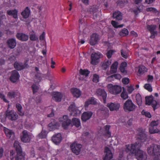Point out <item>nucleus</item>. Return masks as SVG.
<instances>
[{
    "mask_svg": "<svg viewBox=\"0 0 160 160\" xmlns=\"http://www.w3.org/2000/svg\"><path fill=\"white\" fill-rule=\"evenodd\" d=\"M31 138V135L27 130H24L22 132L21 138L22 142H28L30 141Z\"/></svg>",
    "mask_w": 160,
    "mask_h": 160,
    "instance_id": "nucleus-8",
    "label": "nucleus"
},
{
    "mask_svg": "<svg viewBox=\"0 0 160 160\" xmlns=\"http://www.w3.org/2000/svg\"><path fill=\"white\" fill-rule=\"evenodd\" d=\"M92 113L91 112H85L82 115L81 119L82 121L86 122L89 119L92 115Z\"/></svg>",
    "mask_w": 160,
    "mask_h": 160,
    "instance_id": "nucleus-24",
    "label": "nucleus"
},
{
    "mask_svg": "<svg viewBox=\"0 0 160 160\" xmlns=\"http://www.w3.org/2000/svg\"><path fill=\"white\" fill-rule=\"evenodd\" d=\"M71 92L74 97H79L81 95L80 91L76 88H72L71 89Z\"/></svg>",
    "mask_w": 160,
    "mask_h": 160,
    "instance_id": "nucleus-30",
    "label": "nucleus"
},
{
    "mask_svg": "<svg viewBox=\"0 0 160 160\" xmlns=\"http://www.w3.org/2000/svg\"><path fill=\"white\" fill-rule=\"evenodd\" d=\"M2 116L1 115L0 116L1 118L3 119L4 121L5 120L6 117L11 121H15L17 119L18 116L16 112L13 110L10 111L7 110L5 115L3 116V118H2Z\"/></svg>",
    "mask_w": 160,
    "mask_h": 160,
    "instance_id": "nucleus-3",
    "label": "nucleus"
},
{
    "mask_svg": "<svg viewBox=\"0 0 160 160\" xmlns=\"http://www.w3.org/2000/svg\"><path fill=\"white\" fill-rule=\"evenodd\" d=\"M136 102L139 106L141 105L142 103V98L139 93L137 94L136 95Z\"/></svg>",
    "mask_w": 160,
    "mask_h": 160,
    "instance_id": "nucleus-41",
    "label": "nucleus"
},
{
    "mask_svg": "<svg viewBox=\"0 0 160 160\" xmlns=\"http://www.w3.org/2000/svg\"><path fill=\"white\" fill-rule=\"evenodd\" d=\"M156 27V26L154 24L147 25V28L151 34L150 37V38H154L155 36L157 35V32L155 31Z\"/></svg>",
    "mask_w": 160,
    "mask_h": 160,
    "instance_id": "nucleus-11",
    "label": "nucleus"
},
{
    "mask_svg": "<svg viewBox=\"0 0 160 160\" xmlns=\"http://www.w3.org/2000/svg\"><path fill=\"white\" fill-rule=\"evenodd\" d=\"M30 10L28 7H27L22 12L21 15L25 18H28L30 14Z\"/></svg>",
    "mask_w": 160,
    "mask_h": 160,
    "instance_id": "nucleus-32",
    "label": "nucleus"
},
{
    "mask_svg": "<svg viewBox=\"0 0 160 160\" xmlns=\"http://www.w3.org/2000/svg\"><path fill=\"white\" fill-rule=\"evenodd\" d=\"M13 145L17 152H22L21 147L18 141H15L14 142Z\"/></svg>",
    "mask_w": 160,
    "mask_h": 160,
    "instance_id": "nucleus-33",
    "label": "nucleus"
},
{
    "mask_svg": "<svg viewBox=\"0 0 160 160\" xmlns=\"http://www.w3.org/2000/svg\"><path fill=\"white\" fill-rule=\"evenodd\" d=\"M105 152L106 153L103 160H110L112 157V155L111 151L108 147H105Z\"/></svg>",
    "mask_w": 160,
    "mask_h": 160,
    "instance_id": "nucleus-22",
    "label": "nucleus"
},
{
    "mask_svg": "<svg viewBox=\"0 0 160 160\" xmlns=\"http://www.w3.org/2000/svg\"><path fill=\"white\" fill-rule=\"evenodd\" d=\"M146 104L152 106L154 111L158 108L157 102L155 100H154V98L152 96L146 97Z\"/></svg>",
    "mask_w": 160,
    "mask_h": 160,
    "instance_id": "nucleus-6",
    "label": "nucleus"
},
{
    "mask_svg": "<svg viewBox=\"0 0 160 160\" xmlns=\"http://www.w3.org/2000/svg\"><path fill=\"white\" fill-rule=\"evenodd\" d=\"M127 65V63L125 62H122L121 64L120 69L121 72L124 74L127 73L126 71L125 70V68Z\"/></svg>",
    "mask_w": 160,
    "mask_h": 160,
    "instance_id": "nucleus-40",
    "label": "nucleus"
},
{
    "mask_svg": "<svg viewBox=\"0 0 160 160\" xmlns=\"http://www.w3.org/2000/svg\"><path fill=\"white\" fill-rule=\"evenodd\" d=\"M33 93L37 92L38 90L39 87L36 84H33L32 86Z\"/></svg>",
    "mask_w": 160,
    "mask_h": 160,
    "instance_id": "nucleus-53",
    "label": "nucleus"
},
{
    "mask_svg": "<svg viewBox=\"0 0 160 160\" xmlns=\"http://www.w3.org/2000/svg\"><path fill=\"white\" fill-rule=\"evenodd\" d=\"M111 63V60H108L106 61H105L102 65V67L103 70H106L108 68L109 65Z\"/></svg>",
    "mask_w": 160,
    "mask_h": 160,
    "instance_id": "nucleus-37",
    "label": "nucleus"
},
{
    "mask_svg": "<svg viewBox=\"0 0 160 160\" xmlns=\"http://www.w3.org/2000/svg\"><path fill=\"white\" fill-rule=\"evenodd\" d=\"M98 76L96 74L93 75V81L95 82H97L98 81Z\"/></svg>",
    "mask_w": 160,
    "mask_h": 160,
    "instance_id": "nucleus-60",
    "label": "nucleus"
},
{
    "mask_svg": "<svg viewBox=\"0 0 160 160\" xmlns=\"http://www.w3.org/2000/svg\"><path fill=\"white\" fill-rule=\"evenodd\" d=\"M53 99L57 102L61 101L62 96V94L58 92H54L52 93Z\"/></svg>",
    "mask_w": 160,
    "mask_h": 160,
    "instance_id": "nucleus-23",
    "label": "nucleus"
},
{
    "mask_svg": "<svg viewBox=\"0 0 160 160\" xmlns=\"http://www.w3.org/2000/svg\"><path fill=\"white\" fill-rule=\"evenodd\" d=\"M17 13L18 11L16 9L8 10L7 12L8 15L12 16L15 19L18 18Z\"/></svg>",
    "mask_w": 160,
    "mask_h": 160,
    "instance_id": "nucleus-28",
    "label": "nucleus"
},
{
    "mask_svg": "<svg viewBox=\"0 0 160 160\" xmlns=\"http://www.w3.org/2000/svg\"><path fill=\"white\" fill-rule=\"evenodd\" d=\"M71 123V120L68 118V116L67 115L63 116L62 123V126L63 128H67Z\"/></svg>",
    "mask_w": 160,
    "mask_h": 160,
    "instance_id": "nucleus-16",
    "label": "nucleus"
},
{
    "mask_svg": "<svg viewBox=\"0 0 160 160\" xmlns=\"http://www.w3.org/2000/svg\"><path fill=\"white\" fill-rule=\"evenodd\" d=\"M115 52V51L112 50H110L108 51L106 53L107 56L108 58H110Z\"/></svg>",
    "mask_w": 160,
    "mask_h": 160,
    "instance_id": "nucleus-52",
    "label": "nucleus"
},
{
    "mask_svg": "<svg viewBox=\"0 0 160 160\" xmlns=\"http://www.w3.org/2000/svg\"><path fill=\"white\" fill-rule=\"evenodd\" d=\"M148 154L150 155L155 156V158L160 157V145L152 144L147 149Z\"/></svg>",
    "mask_w": 160,
    "mask_h": 160,
    "instance_id": "nucleus-2",
    "label": "nucleus"
},
{
    "mask_svg": "<svg viewBox=\"0 0 160 160\" xmlns=\"http://www.w3.org/2000/svg\"><path fill=\"white\" fill-rule=\"evenodd\" d=\"M158 124L159 121L158 120L153 121L151 122L149 128V132L150 133L153 134L160 132L159 130L157 128Z\"/></svg>",
    "mask_w": 160,
    "mask_h": 160,
    "instance_id": "nucleus-5",
    "label": "nucleus"
},
{
    "mask_svg": "<svg viewBox=\"0 0 160 160\" xmlns=\"http://www.w3.org/2000/svg\"><path fill=\"white\" fill-rule=\"evenodd\" d=\"M68 109L70 111L75 112H75H76L77 110H78V108L76 107L75 103L72 102L68 108Z\"/></svg>",
    "mask_w": 160,
    "mask_h": 160,
    "instance_id": "nucleus-38",
    "label": "nucleus"
},
{
    "mask_svg": "<svg viewBox=\"0 0 160 160\" xmlns=\"http://www.w3.org/2000/svg\"><path fill=\"white\" fill-rule=\"evenodd\" d=\"M82 145L75 142L70 145V148L72 152L78 155L79 154L82 148Z\"/></svg>",
    "mask_w": 160,
    "mask_h": 160,
    "instance_id": "nucleus-7",
    "label": "nucleus"
},
{
    "mask_svg": "<svg viewBox=\"0 0 160 160\" xmlns=\"http://www.w3.org/2000/svg\"><path fill=\"white\" fill-rule=\"evenodd\" d=\"M87 12L92 14L94 19L97 18L99 15V12L98 8L96 6H92L87 9Z\"/></svg>",
    "mask_w": 160,
    "mask_h": 160,
    "instance_id": "nucleus-9",
    "label": "nucleus"
},
{
    "mask_svg": "<svg viewBox=\"0 0 160 160\" xmlns=\"http://www.w3.org/2000/svg\"><path fill=\"white\" fill-rule=\"evenodd\" d=\"M110 128V126L109 125H106L104 127L105 129V132L106 133V135L108 138H109L111 136V133L109 131Z\"/></svg>",
    "mask_w": 160,
    "mask_h": 160,
    "instance_id": "nucleus-43",
    "label": "nucleus"
},
{
    "mask_svg": "<svg viewBox=\"0 0 160 160\" xmlns=\"http://www.w3.org/2000/svg\"><path fill=\"white\" fill-rule=\"evenodd\" d=\"M146 11L147 12H150L154 13H157L158 12L157 9L153 7H149L146 8Z\"/></svg>",
    "mask_w": 160,
    "mask_h": 160,
    "instance_id": "nucleus-47",
    "label": "nucleus"
},
{
    "mask_svg": "<svg viewBox=\"0 0 160 160\" xmlns=\"http://www.w3.org/2000/svg\"><path fill=\"white\" fill-rule=\"evenodd\" d=\"M16 57L14 55H11L8 58V60L11 62H13L15 61Z\"/></svg>",
    "mask_w": 160,
    "mask_h": 160,
    "instance_id": "nucleus-61",
    "label": "nucleus"
},
{
    "mask_svg": "<svg viewBox=\"0 0 160 160\" xmlns=\"http://www.w3.org/2000/svg\"><path fill=\"white\" fill-rule=\"evenodd\" d=\"M16 36L18 39L22 41H26L28 39V35L23 33H18Z\"/></svg>",
    "mask_w": 160,
    "mask_h": 160,
    "instance_id": "nucleus-21",
    "label": "nucleus"
},
{
    "mask_svg": "<svg viewBox=\"0 0 160 160\" xmlns=\"http://www.w3.org/2000/svg\"><path fill=\"white\" fill-rule=\"evenodd\" d=\"M107 106L109 108L110 111H118L120 105L118 103L111 102L108 103Z\"/></svg>",
    "mask_w": 160,
    "mask_h": 160,
    "instance_id": "nucleus-20",
    "label": "nucleus"
},
{
    "mask_svg": "<svg viewBox=\"0 0 160 160\" xmlns=\"http://www.w3.org/2000/svg\"><path fill=\"white\" fill-rule=\"evenodd\" d=\"M100 112L105 117L108 116L109 114L108 109L105 107H103L100 109Z\"/></svg>",
    "mask_w": 160,
    "mask_h": 160,
    "instance_id": "nucleus-36",
    "label": "nucleus"
},
{
    "mask_svg": "<svg viewBox=\"0 0 160 160\" xmlns=\"http://www.w3.org/2000/svg\"><path fill=\"white\" fill-rule=\"evenodd\" d=\"M107 87L108 91L113 94H118L122 91V88L119 85H113L112 84H108Z\"/></svg>",
    "mask_w": 160,
    "mask_h": 160,
    "instance_id": "nucleus-4",
    "label": "nucleus"
},
{
    "mask_svg": "<svg viewBox=\"0 0 160 160\" xmlns=\"http://www.w3.org/2000/svg\"><path fill=\"white\" fill-rule=\"evenodd\" d=\"M96 94L98 96H101L102 97L104 103H106L107 94L104 89L101 88L98 89L96 92Z\"/></svg>",
    "mask_w": 160,
    "mask_h": 160,
    "instance_id": "nucleus-15",
    "label": "nucleus"
},
{
    "mask_svg": "<svg viewBox=\"0 0 160 160\" xmlns=\"http://www.w3.org/2000/svg\"><path fill=\"white\" fill-rule=\"evenodd\" d=\"M147 81L148 82H152L153 79V76L151 75H148Z\"/></svg>",
    "mask_w": 160,
    "mask_h": 160,
    "instance_id": "nucleus-58",
    "label": "nucleus"
},
{
    "mask_svg": "<svg viewBox=\"0 0 160 160\" xmlns=\"http://www.w3.org/2000/svg\"><path fill=\"white\" fill-rule=\"evenodd\" d=\"M0 98L2 99L3 101L6 102H8V101L5 98V96L0 92Z\"/></svg>",
    "mask_w": 160,
    "mask_h": 160,
    "instance_id": "nucleus-64",
    "label": "nucleus"
},
{
    "mask_svg": "<svg viewBox=\"0 0 160 160\" xmlns=\"http://www.w3.org/2000/svg\"><path fill=\"white\" fill-rule=\"evenodd\" d=\"M112 17L118 20H121L122 19V13L119 11L115 12L113 14Z\"/></svg>",
    "mask_w": 160,
    "mask_h": 160,
    "instance_id": "nucleus-27",
    "label": "nucleus"
},
{
    "mask_svg": "<svg viewBox=\"0 0 160 160\" xmlns=\"http://www.w3.org/2000/svg\"><path fill=\"white\" fill-rule=\"evenodd\" d=\"M16 95V92H9L8 93L7 96L10 98H15Z\"/></svg>",
    "mask_w": 160,
    "mask_h": 160,
    "instance_id": "nucleus-51",
    "label": "nucleus"
},
{
    "mask_svg": "<svg viewBox=\"0 0 160 160\" xmlns=\"http://www.w3.org/2000/svg\"><path fill=\"white\" fill-rule=\"evenodd\" d=\"M129 79L127 78H123L122 79V82L124 84H127L129 82Z\"/></svg>",
    "mask_w": 160,
    "mask_h": 160,
    "instance_id": "nucleus-56",
    "label": "nucleus"
},
{
    "mask_svg": "<svg viewBox=\"0 0 160 160\" xmlns=\"http://www.w3.org/2000/svg\"><path fill=\"white\" fill-rule=\"evenodd\" d=\"M121 97L124 100L128 98L127 92L125 91L124 88H123V91L121 94Z\"/></svg>",
    "mask_w": 160,
    "mask_h": 160,
    "instance_id": "nucleus-46",
    "label": "nucleus"
},
{
    "mask_svg": "<svg viewBox=\"0 0 160 160\" xmlns=\"http://www.w3.org/2000/svg\"><path fill=\"white\" fill-rule=\"evenodd\" d=\"M108 32L109 35L110 37H113L114 36L115 32L113 30L110 29L109 30Z\"/></svg>",
    "mask_w": 160,
    "mask_h": 160,
    "instance_id": "nucleus-63",
    "label": "nucleus"
},
{
    "mask_svg": "<svg viewBox=\"0 0 160 160\" xmlns=\"http://www.w3.org/2000/svg\"><path fill=\"white\" fill-rule=\"evenodd\" d=\"M123 109L126 112H130V100L128 99L124 104Z\"/></svg>",
    "mask_w": 160,
    "mask_h": 160,
    "instance_id": "nucleus-29",
    "label": "nucleus"
},
{
    "mask_svg": "<svg viewBox=\"0 0 160 160\" xmlns=\"http://www.w3.org/2000/svg\"><path fill=\"white\" fill-rule=\"evenodd\" d=\"M30 39L32 41H38V38L35 34H31L30 35Z\"/></svg>",
    "mask_w": 160,
    "mask_h": 160,
    "instance_id": "nucleus-50",
    "label": "nucleus"
},
{
    "mask_svg": "<svg viewBox=\"0 0 160 160\" xmlns=\"http://www.w3.org/2000/svg\"><path fill=\"white\" fill-rule=\"evenodd\" d=\"M16 107L17 108L18 113L19 115L22 116L24 115V112L22 111V107L20 104L17 103L16 105Z\"/></svg>",
    "mask_w": 160,
    "mask_h": 160,
    "instance_id": "nucleus-39",
    "label": "nucleus"
},
{
    "mask_svg": "<svg viewBox=\"0 0 160 160\" xmlns=\"http://www.w3.org/2000/svg\"><path fill=\"white\" fill-rule=\"evenodd\" d=\"M4 131L8 138L12 140H13L15 139V133L12 130L4 127Z\"/></svg>",
    "mask_w": 160,
    "mask_h": 160,
    "instance_id": "nucleus-12",
    "label": "nucleus"
},
{
    "mask_svg": "<svg viewBox=\"0 0 160 160\" xmlns=\"http://www.w3.org/2000/svg\"><path fill=\"white\" fill-rule=\"evenodd\" d=\"M72 124L77 127H78L80 125V121L78 119L73 118L72 120Z\"/></svg>",
    "mask_w": 160,
    "mask_h": 160,
    "instance_id": "nucleus-42",
    "label": "nucleus"
},
{
    "mask_svg": "<svg viewBox=\"0 0 160 160\" xmlns=\"http://www.w3.org/2000/svg\"><path fill=\"white\" fill-rule=\"evenodd\" d=\"M127 2H125L124 0L123 1H119L117 2L118 5L120 6L121 7H123L124 5L127 3Z\"/></svg>",
    "mask_w": 160,
    "mask_h": 160,
    "instance_id": "nucleus-55",
    "label": "nucleus"
},
{
    "mask_svg": "<svg viewBox=\"0 0 160 160\" xmlns=\"http://www.w3.org/2000/svg\"><path fill=\"white\" fill-rule=\"evenodd\" d=\"M6 17L5 15L2 14L0 15V26L2 23V20H6Z\"/></svg>",
    "mask_w": 160,
    "mask_h": 160,
    "instance_id": "nucleus-59",
    "label": "nucleus"
},
{
    "mask_svg": "<svg viewBox=\"0 0 160 160\" xmlns=\"http://www.w3.org/2000/svg\"><path fill=\"white\" fill-rule=\"evenodd\" d=\"M17 154L15 157V160H24V154L22 152H17Z\"/></svg>",
    "mask_w": 160,
    "mask_h": 160,
    "instance_id": "nucleus-34",
    "label": "nucleus"
},
{
    "mask_svg": "<svg viewBox=\"0 0 160 160\" xmlns=\"http://www.w3.org/2000/svg\"><path fill=\"white\" fill-rule=\"evenodd\" d=\"M137 138L139 139L144 142L146 139V134L144 133L143 129L142 128H139L137 130Z\"/></svg>",
    "mask_w": 160,
    "mask_h": 160,
    "instance_id": "nucleus-14",
    "label": "nucleus"
},
{
    "mask_svg": "<svg viewBox=\"0 0 160 160\" xmlns=\"http://www.w3.org/2000/svg\"><path fill=\"white\" fill-rule=\"evenodd\" d=\"M6 44L9 49H13L16 46V40L15 38H9L7 40Z\"/></svg>",
    "mask_w": 160,
    "mask_h": 160,
    "instance_id": "nucleus-13",
    "label": "nucleus"
},
{
    "mask_svg": "<svg viewBox=\"0 0 160 160\" xmlns=\"http://www.w3.org/2000/svg\"><path fill=\"white\" fill-rule=\"evenodd\" d=\"M128 30L126 28L123 29L119 33L120 36L123 37L128 35Z\"/></svg>",
    "mask_w": 160,
    "mask_h": 160,
    "instance_id": "nucleus-48",
    "label": "nucleus"
},
{
    "mask_svg": "<svg viewBox=\"0 0 160 160\" xmlns=\"http://www.w3.org/2000/svg\"><path fill=\"white\" fill-rule=\"evenodd\" d=\"M98 36L96 34L93 33L91 36L89 43L91 45H94L98 43Z\"/></svg>",
    "mask_w": 160,
    "mask_h": 160,
    "instance_id": "nucleus-19",
    "label": "nucleus"
},
{
    "mask_svg": "<svg viewBox=\"0 0 160 160\" xmlns=\"http://www.w3.org/2000/svg\"><path fill=\"white\" fill-rule=\"evenodd\" d=\"M147 69L143 65L139 66L138 72V76H140L144 74L146 72H147Z\"/></svg>",
    "mask_w": 160,
    "mask_h": 160,
    "instance_id": "nucleus-25",
    "label": "nucleus"
},
{
    "mask_svg": "<svg viewBox=\"0 0 160 160\" xmlns=\"http://www.w3.org/2000/svg\"><path fill=\"white\" fill-rule=\"evenodd\" d=\"M49 129L50 131L57 129L59 127L58 124L55 121L53 120L48 125Z\"/></svg>",
    "mask_w": 160,
    "mask_h": 160,
    "instance_id": "nucleus-26",
    "label": "nucleus"
},
{
    "mask_svg": "<svg viewBox=\"0 0 160 160\" xmlns=\"http://www.w3.org/2000/svg\"><path fill=\"white\" fill-rule=\"evenodd\" d=\"M102 56V54L100 53H92L91 55V64L95 65L98 63L99 59Z\"/></svg>",
    "mask_w": 160,
    "mask_h": 160,
    "instance_id": "nucleus-10",
    "label": "nucleus"
},
{
    "mask_svg": "<svg viewBox=\"0 0 160 160\" xmlns=\"http://www.w3.org/2000/svg\"><path fill=\"white\" fill-rule=\"evenodd\" d=\"M114 76L113 75H111L108 77L106 78V80L107 81L111 82L114 80Z\"/></svg>",
    "mask_w": 160,
    "mask_h": 160,
    "instance_id": "nucleus-62",
    "label": "nucleus"
},
{
    "mask_svg": "<svg viewBox=\"0 0 160 160\" xmlns=\"http://www.w3.org/2000/svg\"><path fill=\"white\" fill-rule=\"evenodd\" d=\"M47 132L45 130H42V132L38 135V137L40 138H45L47 134Z\"/></svg>",
    "mask_w": 160,
    "mask_h": 160,
    "instance_id": "nucleus-45",
    "label": "nucleus"
},
{
    "mask_svg": "<svg viewBox=\"0 0 160 160\" xmlns=\"http://www.w3.org/2000/svg\"><path fill=\"white\" fill-rule=\"evenodd\" d=\"M144 88L149 92H151L152 91V88L151 85L149 84H145L144 85Z\"/></svg>",
    "mask_w": 160,
    "mask_h": 160,
    "instance_id": "nucleus-49",
    "label": "nucleus"
},
{
    "mask_svg": "<svg viewBox=\"0 0 160 160\" xmlns=\"http://www.w3.org/2000/svg\"><path fill=\"white\" fill-rule=\"evenodd\" d=\"M96 102L93 98H92L91 99H89L85 102V107H88L89 105L90 104H95Z\"/></svg>",
    "mask_w": 160,
    "mask_h": 160,
    "instance_id": "nucleus-35",
    "label": "nucleus"
},
{
    "mask_svg": "<svg viewBox=\"0 0 160 160\" xmlns=\"http://www.w3.org/2000/svg\"><path fill=\"white\" fill-rule=\"evenodd\" d=\"M14 67L18 70H20L25 68V65L22 63L15 62L14 63Z\"/></svg>",
    "mask_w": 160,
    "mask_h": 160,
    "instance_id": "nucleus-31",
    "label": "nucleus"
},
{
    "mask_svg": "<svg viewBox=\"0 0 160 160\" xmlns=\"http://www.w3.org/2000/svg\"><path fill=\"white\" fill-rule=\"evenodd\" d=\"M62 139L61 135L60 133L54 135L52 138V141L56 144H59Z\"/></svg>",
    "mask_w": 160,
    "mask_h": 160,
    "instance_id": "nucleus-18",
    "label": "nucleus"
},
{
    "mask_svg": "<svg viewBox=\"0 0 160 160\" xmlns=\"http://www.w3.org/2000/svg\"><path fill=\"white\" fill-rule=\"evenodd\" d=\"M131 153L134 154L138 160H146L147 158V154L140 150L141 144L136 142L131 145Z\"/></svg>",
    "mask_w": 160,
    "mask_h": 160,
    "instance_id": "nucleus-1",
    "label": "nucleus"
},
{
    "mask_svg": "<svg viewBox=\"0 0 160 160\" xmlns=\"http://www.w3.org/2000/svg\"><path fill=\"white\" fill-rule=\"evenodd\" d=\"M79 73L81 75L85 76V77H87L90 73V72L87 69H81L79 70Z\"/></svg>",
    "mask_w": 160,
    "mask_h": 160,
    "instance_id": "nucleus-44",
    "label": "nucleus"
},
{
    "mask_svg": "<svg viewBox=\"0 0 160 160\" xmlns=\"http://www.w3.org/2000/svg\"><path fill=\"white\" fill-rule=\"evenodd\" d=\"M19 75L18 72L16 70L12 72V74L10 77V80L13 82H15L19 78Z\"/></svg>",
    "mask_w": 160,
    "mask_h": 160,
    "instance_id": "nucleus-17",
    "label": "nucleus"
},
{
    "mask_svg": "<svg viewBox=\"0 0 160 160\" xmlns=\"http://www.w3.org/2000/svg\"><path fill=\"white\" fill-rule=\"evenodd\" d=\"M141 113L142 115H144L146 117L148 118H150L151 117V114L149 112H146L144 110H143L142 111Z\"/></svg>",
    "mask_w": 160,
    "mask_h": 160,
    "instance_id": "nucleus-54",
    "label": "nucleus"
},
{
    "mask_svg": "<svg viewBox=\"0 0 160 160\" xmlns=\"http://www.w3.org/2000/svg\"><path fill=\"white\" fill-rule=\"evenodd\" d=\"M22 51V48L21 47H17L16 49L15 54L16 55H19Z\"/></svg>",
    "mask_w": 160,
    "mask_h": 160,
    "instance_id": "nucleus-57",
    "label": "nucleus"
}]
</instances>
